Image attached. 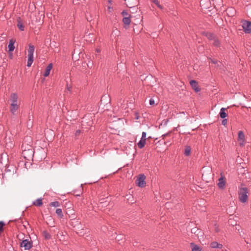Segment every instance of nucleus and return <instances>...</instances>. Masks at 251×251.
<instances>
[{
	"label": "nucleus",
	"instance_id": "nucleus-1",
	"mask_svg": "<svg viewBox=\"0 0 251 251\" xmlns=\"http://www.w3.org/2000/svg\"><path fill=\"white\" fill-rule=\"evenodd\" d=\"M248 189L247 187H243L240 188L238 191L239 200L242 202L245 203L247 202L248 199Z\"/></svg>",
	"mask_w": 251,
	"mask_h": 251
},
{
	"label": "nucleus",
	"instance_id": "nucleus-2",
	"mask_svg": "<svg viewBox=\"0 0 251 251\" xmlns=\"http://www.w3.org/2000/svg\"><path fill=\"white\" fill-rule=\"evenodd\" d=\"M28 49L27 50L28 52V60L27 62V66L29 67L31 66L33 62V53L34 52L35 48L34 46L30 44L28 45Z\"/></svg>",
	"mask_w": 251,
	"mask_h": 251
},
{
	"label": "nucleus",
	"instance_id": "nucleus-3",
	"mask_svg": "<svg viewBox=\"0 0 251 251\" xmlns=\"http://www.w3.org/2000/svg\"><path fill=\"white\" fill-rule=\"evenodd\" d=\"M20 246L21 247L24 248L25 250H28L32 247V243L28 239H25L21 243Z\"/></svg>",
	"mask_w": 251,
	"mask_h": 251
},
{
	"label": "nucleus",
	"instance_id": "nucleus-4",
	"mask_svg": "<svg viewBox=\"0 0 251 251\" xmlns=\"http://www.w3.org/2000/svg\"><path fill=\"white\" fill-rule=\"evenodd\" d=\"M242 27L245 33H250L251 31V22L244 21L243 23Z\"/></svg>",
	"mask_w": 251,
	"mask_h": 251
},
{
	"label": "nucleus",
	"instance_id": "nucleus-5",
	"mask_svg": "<svg viewBox=\"0 0 251 251\" xmlns=\"http://www.w3.org/2000/svg\"><path fill=\"white\" fill-rule=\"evenodd\" d=\"M18 96L16 93H12L10 97V100L11 101L10 105L18 104Z\"/></svg>",
	"mask_w": 251,
	"mask_h": 251
},
{
	"label": "nucleus",
	"instance_id": "nucleus-6",
	"mask_svg": "<svg viewBox=\"0 0 251 251\" xmlns=\"http://www.w3.org/2000/svg\"><path fill=\"white\" fill-rule=\"evenodd\" d=\"M117 106L124 109H126L128 107V104L125 103V100L122 98L119 99Z\"/></svg>",
	"mask_w": 251,
	"mask_h": 251
},
{
	"label": "nucleus",
	"instance_id": "nucleus-7",
	"mask_svg": "<svg viewBox=\"0 0 251 251\" xmlns=\"http://www.w3.org/2000/svg\"><path fill=\"white\" fill-rule=\"evenodd\" d=\"M218 186L221 189H223L225 187L226 181L224 180V177L223 176L218 179Z\"/></svg>",
	"mask_w": 251,
	"mask_h": 251
},
{
	"label": "nucleus",
	"instance_id": "nucleus-8",
	"mask_svg": "<svg viewBox=\"0 0 251 251\" xmlns=\"http://www.w3.org/2000/svg\"><path fill=\"white\" fill-rule=\"evenodd\" d=\"M19 109V106L18 104H13V105H10V110L11 113L13 115H16L18 113V110Z\"/></svg>",
	"mask_w": 251,
	"mask_h": 251
},
{
	"label": "nucleus",
	"instance_id": "nucleus-9",
	"mask_svg": "<svg viewBox=\"0 0 251 251\" xmlns=\"http://www.w3.org/2000/svg\"><path fill=\"white\" fill-rule=\"evenodd\" d=\"M190 84L192 88L197 92L200 91V89L199 87L198 82L195 80H191L190 81Z\"/></svg>",
	"mask_w": 251,
	"mask_h": 251
},
{
	"label": "nucleus",
	"instance_id": "nucleus-10",
	"mask_svg": "<svg viewBox=\"0 0 251 251\" xmlns=\"http://www.w3.org/2000/svg\"><path fill=\"white\" fill-rule=\"evenodd\" d=\"M210 247L212 249H221L223 247V245L222 244L218 243L216 241H213L210 243Z\"/></svg>",
	"mask_w": 251,
	"mask_h": 251
},
{
	"label": "nucleus",
	"instance_id": "nucleus-11",
	"mask_svg": "<svg viewBox=\"0 0 251 251\" xmlns=\"http://www.w3.org/2000/svg\"><path fill=\"white\" fill-rule=\"evenodd\" d=\"M15 41V40L14 39H11L9 40V44L8 46L9 51L12 52L14 50L15 48L14 46V43Z\"/></svg>",
	"mask_w": 251,
	"mask_h": 251
},
{
	"label": "nucleus",
	"instance_id": "nucleus-12",
	"mask_svg": "<svg viewBox=\"0 0 251 251\" xmlns=\"http://www.w3.org/2000/svg\"><path fill=\"white\" fill-rule=\"evenodd\" d=\"M17 27L21 31L25 30V26L22 22L20 17H18L17 20Z\"/></svg>",
	"mask_w": 251,
	"mask_h": 251
},
{
	"label": "nucleus",
	"instance_id": "nucleus-13",
	"mask_svg": "<svg viewBox=\"0 0 251 251\" xmlns=\"http://www.w3.org/2000/svg\"><path fill=\"white\" fill-rule=\"evenodd\" d=\"M52 68V64L50 63L46 68L45 72L44 74V76L47 77L50 75V70H51Z\"/></svg>",
	"mask_w": 251,
	"mask_h": 251
},
{
	"label": "nucleus",
	"instance_id": "nucleus-14",
	"mask_svg": "<svg viewBox=\"0 0 251 251\" xmlns=\"http://www.w3.org/2000/svg\"><path fill=\"white\" fill-rule=\"evenodd\" d=\"M226 108L224 107H222L220 111V116L221 118L224 119L227 116V114L226 112Z\"/></svg>",
	"mask_w": 251,
	"mask_h": 251
},
{
	"label": "nucleus",
	"instance_id": "nucleus-15",
	"mask_svg": "<svg viewBox=\"0 0 251 251\" xmlns=\"http://www.w3.org/2000/svg\"><path fill=\"white\" fill-rule=\"evenodd\" d=\"M191 151V147L189 146H186L185 147L184 154L185 156H189Z\"/></svg>",
	"mask_w": 251,
	"mask_h": 251
},
{
	"label": "nucleus",
	"instance_id": "nucleus-16",
	"mask_svg": "<svg viewBox=\"0 0 251 251\" xmlns=\"http://www.w3.org/2000/svg\"><path fill=\"white\" fill-rule=\"evenodd\" d=\"M125 199L129 203H133L134 202L133 197L132 195L128 194L125 196Z\"/></svg>",
	"mask_w": 251,
	"mask_h": 251
},
{
	"label": "nucleus",
	"instance_id": "nucleus-17",
	"mask_svg": "<svg viewBox=\"0 0 251 251\" xmlns=\"http://www.w3.org/2000/svg\"><path fill=\"white\" fill-rule=\"evenodd\" d=\"M33 204L37 206H40L43 204L42 199L39 198L33 202Z\"/></svg>",
	"mask_w": 251,
	"mask_h": 251
},
{
	"label": "nucleus",
	"instance_id": "nucleus-18",
	"mask_svg": "<svg viewBox=\"0 0 251 251\" xmlns=\"http://www.w3.org/2000/svg\"><path fill=\"white\" fill-rule=\"evenodd\" d=\"M123 23H124L125 25H128L130 22H131V20H130V17H125L123 19Z\"/></svg>",
	"mask_w": 251,
	"mask_h": 251
},
{
	"label": "nucleus",
	"instance_id": "nucleus-19",
	"mask_svg": "<svg viewBox=\"0 0 251 251\" xmlns=\"http://www.w3.org/2000/svg\"><path fill=\"white\" fill-rule=\"evenodd\" d=\"M5 142H6V144H7L8 143H9L10 144L9 145L10 147H12L13 146V141L10 138L8 139L7 133H6V135L5 137Z\"/></svg>",
	"mask_w": 251,
	"mask_h": 251
},
{
	"label": "nucleus",
	"instance_id": "nucleus-20",
	"mask_svg": "<svg viewBox=\"0 0 251 251\" xmlns=\"http://www.w3.org/2000/svg\"><path fill=\"white\" fill-rule=\"evenodd\" d=\"M136 184L139 187H141V174H139L138 176V177L136 181Z\"/></svg>",
	"mask_w": 251,
	"mask_h": 251
},
{
	"label": "nucleus",
	"instance_id": "nucleus-21",
	"mask_svg": "<svg viewBox=\"0 0 251 251\" xmlns=\"http://www.w3.org/2000/svg\"><path fill=\"white\" fill-rule=\"evenodd\" d=\"M55 213L58 216H59L61 218H62L63 217V214L62 211L61 209H60V208L56 209V211H55Z\"/></svg>",
	"mask_w": 251,
	"mask_h": 251
},
{
	"label": "nucleus",
	"instance_id": "nucleus-22",
	"mask_svg": "<svg viewBox=\"0 0 251 251\" xmlns=\"http://www.w3.org/2000/svg\"><path fill=\"white\" fill-rule=\"evenodd\" d=\"M213 41L214 42L213 43V44L214 46H215V47H219L220 46V42L217 38H214Z\"/></svg>",
	"mask_w": 251,
	"mask_h": 251
},
{
	"label": "nucleus",
	"instance_id": "nucleus-23",
	"mask_svg": "<svg viewBox=\"0 0 251 251\" xmlns=\"http://www.w3.org/2000/svg\"><path fill=\"white\" fill-rule=\"evenodd\" d=\"M245 138L244 134L242 131H240L238 132V138L240 140H244Z\"/></svg>",
	"mask_w": 251,
	"mask_h": 251
},
{
	"label": "nucleus",
	"instance_id": "nucleus-24",
	"mask_svg": "<svg viewBox=\"0 0 251 251\" xmlns=\"http://www.w3.org/2000/svg\"><path fill=\"white\" fill-rule=\"evenodd\" d=\"M50 205L53 207H59L60 206V203L57 201H53L50 203Z\"/></svg>",
	"mask_w": 251,
	"mask_h": 251
},
{
	"label": "nucleus",
	"instance_id": "nucleus-25",
	"mask_svg": "<svg viewBox=\"0 0 251 251\" xmlns=\"http://www.w3.org/2000/svg\"><path fill=\"white\" fill-rule=\"evenodd\" d=\"M151 1L153 2L158 8L162 9V7L160 4L158 0H151Z\"/></svg>",
	"mask_w": 251,
	"mask_h": 251
},
{
	"label": "nucleus",
	"instance_id": "nucleus-26",
	"mask_svg": "<svg viewBox=\"0 0 251 251\" xmlns=\"http://www.w3.org/2000/svg\"><path fill=\"white\" fill-rule=\"evenodd\" d=\"M209 59L211 60V62L214 64H217L218 66H219V63H220V62L217 60V59H212V58H209Z\"/></svg>",
	"mask_w": 251,
	"mask_h": 251
},
{
	"label": "nucleus",
	"instance_id": "nucleus-27",
	"mask_svg": "<svg viewBox=\"0 0 251 251\" xmlns=\"http://www.w3.org/2000/svg\"><path fill=\"white\" fill-rule=\"evenodd\" d=\"M151 138V136H149L147 139H142V148H143L145 146V145L147 144V142H146L147 140H149Z\"/></svg>",
	"mask_w": 251,
	"mask_h": 251
},
{
	"label": "nucleus",
	"instance_id": "nucleus-28",
	"mask_svg": "<svg viewBox=\"0 0 251 251\" xmlns=\"http://www.w3.org/2000/svg\"><path fill=\"white\" fill-rule=\"evenodd\" d=\"M146 178V176L142 174V187H144L146 184L145 181Z\"/></svg>",
	"mask_w": 251,
	"mask_h": 251
},
{
	"label": "nucleus",
	"instance_id": "nucleus-29",
	"mask_svg": "<svg viewBox=\"0 0 251 251\" xmlns=\"http://www.w3.org/2000/svg\"><path fill=\"white\" fill-rule=\"evenodd\" d=\"M4 225V223L3 221H0V232L3 231Z\"/></svg>",
	"mask_w": 251,
	"mask_h": 251
},
{
	"label": "nucleus",
	"instance_id": "nucleus-30",
	"mask_svg": "<svg viewBox=\"0 0 251 251\" xmlns=\"http://www.w3.org/2000/svg\"><path fill=\"white\" fill-rule=\"evenodd\" d=\"M44 236H45V238L46 239H49L50 238V235L49 233H48L47 232H46L45 231L44 232Z\"/></svg>",
	"mask_w": 251,
	"mask_h": 251
},
{
	"label": "nucleus",
	"instance_id": "nucleus-31",
	"mask_svg": "<svg viewBox=\"0 0 251 251\" xmlns=\"http://www.w3.org/2000/svg\"><path fill=\"white\" fill-rule=\"evenodd\" d=\"M134 119L135 120H138L140 117L139 114L135 112L134 113Z\"/></svg>",
	"mask_w": 251,
	"mask_h": 251
},
{
	"label": "nucleus",
	"instance_id": "nucleus-32",
	"mask_svg": "<svg viewBox=\"0 0 251 251\" xmlns=\"http://www.w3.org/2000/svg\"><path fill=\"white\" fill-rule=\"evenodd\" d=\"M198 230L199 229L197 228L194 227L191 229V232L194 234H198V233H197Z\"/></svg>",
	"mask_w": 251,
	"mask_h": 251
},
{
	"label": "nucleus",
	"instance_id": "nucleus-33",
	"mask_svg": "<svg viewBox=\"0 0 251 251\" xmlns=\"http://www.w3.org/2000/svg\"><path fill=\"white\" fill-rule=\"evenodd\" d=\"M149 102L151 105H153L155 104L154 100L152 98L150 100Z\"/></svg>",
	"mask_w": 251,
	"mask_h": 251
},
{
	"label": "nucleus",
	"instance_id": "nucleus-34",
	"mask_svg": "<svg viewBox=\"0 0 251 251\" xmlns=\"http://www.w3.org/2000/svg\"><path fill=\"white\" fill-rule=\"evenodd\" d=\"M208 38L210 40H214V38H215L214 37V35L213 34H210L209 35V36H208Z\"/></svg>",
	"mask_w": 251,
	"mask_h": 251
},
{
	"label": "nucleus",
	"instance_id": "nucleus-35",
	"mask_svg": "<svg viewBox=\"0 0 251 251\" xmlns=\"http://www.w3.org/2000/svg\"><path fill=\"white\" fill-rule=\"evenodd\" d=\"M123 236V235H118L116 237V239L118 241L122 240Z\"/></svg>",
	"mask_w": 251,
	"mask_h": 251
},
{
	"label": "nucleus",
	"instance_id": "nucleus-36",
	"mask_svg": "<svg viewBox=\"0 0 251 251\" xmlns=\"http://www.w3.org/2000/svg\"><path fill=\"white\" fill-rule=\"evenodd\" d=\"M122 14L123 16H126L127 15H128V13L126 11H125L124 10L122 12Z\"/></svg>",
	"mask_w": 251,
	"mask_h": 251
},
{
	"label": "nucleus",
	"instance_id": "nucleus-37",
	"mask_svg": "<svg viewBox=\"0 0 251 251\" xmlns=\"http://www.w3.org/2000/svg\"><path fill=\"white\" fill-rule=\"evenodd\" d=\"M227 123V120L226 119H224L222 122V124L223 125L225 126Z\"/></svg>",
	"mask_w": 251,
	"mask_h": 251
},
{
	"label": "nucleus",
	"instance_id": "nucleus-38",
	"mask_svg": "<svg viewBox=\"0 0 251 251\" xmlns=\"http://www.w3.org/2000/svg\"><path fill=\"white\" fill-rule=\"evenodd\" d=\"M141 144H142V143H141V138L140 140L139 141V142L137 143L138 147L140 149H141Z\"/></svg>",
	"mask_w": 251,
	"mask_h": 251
},
{
	"label": "nucleus",
	"instance_id": "nucleus-39",
	"mask_svg": "<svg viewBox=\"0 0 251 251\" xmlns=\"http://www.w3.org/2000/svg\"><path fill=\"white\" fill-rule=\"evenodd\" d=\"M146 132H142V139H147L146 138Z\"/></svg>",
	"mask_w": 251,
	"mask_h": 251
},
{
	"label": "nucleus",
	"instance_id": "nucleus-40",
	"mask_svg": "<svg viewBox=\"0 0 251 251\" xmlns=\"http://www.w3.org/2000/svg\"><path fill=\"white\" fill-rule=\"evenodd\" d=\"M86 18L88 21L91 22L92 20L91 16L90 15V17L86 16Z\"/></svg>",
	"mask_w": 251,
	"mask_h": 251
},
{
	"label": "nucleus",
	"instance_id": "nucleus-41",
	"mask_svg": "<svg viewBox=\"0 0 251 251\" xmlns=\"http://www.w3.org/2000/svg\"><path fill=\"white\" fill-rule=\"evenodd\" d=\"M109 97V96H103L101 98V101H102L103 100H105V99H106V98H108Z\"/></svg>",
	"mask_w": 251,
	"mask_h": 251
},
{
	"label": "nucleus",
	"instance_id": "nucleus-42",
	"mask_svg": "<svg viewBox=\"0 0 251 251\" xmlns=\"http://www.w3.org/2000/svg\"><path fill=\"white\" fill-rule=\"evenodd\" d=\"M100 51H101V50H100V49H99V48H97V49H96V53H100Z\"/></svg>",
	"mask_w": 251,
	"mask_h": 251
},
{
	"label": "nucleus",
	"instance_id": "nucleus-43",
	"mask_svg": "<svg viewBox=\"0 0 251 251\" xmlns=\"http://www.w3.org/2000/svg\"><path fill=\"white\" fill-rule=\"evenodd\" d=\"M67 91H69V92H70V91H71V87H69L68 85H67Z\"/></svg>",
	"mask_w": 251,
	"mask_h": 251
},
{
	"label": "nucleus",
	"instance_id": "nucleus-44",
	"mask_svg": "<svg viewBox=\"0 0 251 251\" xmlns=\"http://www.w3.org/2000/svg\"><path fill=\"white\" fill-rule=\"evenodd\" d=\"M111 8H111V7H110V6H108V10H109V12H110V10Z\"/></svg>",
	"mask_w": 251,
	"mask_h": 251
},
{
	"label": "nucleus",
	"instance_id": "nucleus-45",
	"mask_svg": "<svg viewBox=\"0 0 251 251\" xmlns=\"http://www.w3.org/2000/svg\"><path fill=\"white\" fill-rule=\"evenodd\" d=\"M108 2H109V3H111V2H112V0H108Z\"/></svg>",
	"mask_w": 251,
	"mask_h": 251
},
{
	"label": "nucleus",
	"instance_id": "nucleus-46",
	"mask_svg": "<svg viewBox=\"0 0 251 251\" xmlns=\"http://www.w3.org/2000/svg\"><path fill=\"white\" fill-rule=\"evenodd\" d=\"M1 128H2V126L1 125H0V129H1Z\"/></svg>",
	"mask_w": 251,
	"mask_h": 251
},
{
	"label": "nucleus",
	"instance_id": "nucleus-47",
	"mask_svg": "<svg viewBox=\"0 0 251 251\" xmlns=\"http://www.w3.org/2000/svg\"><path fill=\"white\" fill-rule=\"evenodd\" d=\"M76 132H77V133H79V132H80V131H79V130H78V131H77Z\"/></svg>",
	"mask_w": 251,
	"mask_h": 251
},
{
	"label": "nucleus",
	"instance_id": "nucleus-48",
	"mask_svg": "<svg viewBox=\"0 0 251 251\" xmlns=\"http://www.w3.org/2000/svg\"><path fill=\"white\" fill-rule=\"evenodd\" d=\"M216 232H218V229H216Z\"/></svg>",
	"mask_w": 251,
	"mask_h": 251
}]
</instances>
